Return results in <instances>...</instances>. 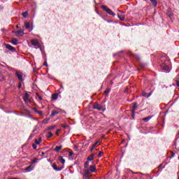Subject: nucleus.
Listing matches in <instances>:
<instances>
[{"label":"nucleus","mask_w":179,"mask_h":179,"mask_svg":"<svg viewBox=\"0 0 179 179\" xmlns=\"http://www.w3.org/2000/svg\"><path fill=\"white\" fill-rule=\"evenodd\" d=\"M52 168L55 170V171H61V170H62V167H60V168L57 167V164H53Z\"/></svg>","instance_id":"12"},{"label":"nucleus","mask_w":179,"mask_h":179,"mask_svg":"<svg viewBox=\"0 0 179 179\" xmlns=\"http://www.w3.org/2000/svg\"><path fill=\"white\" fill-rule=\"evenodd\" d=\"M13 33L15 34V36L17 37H22V36L24 35V30H19V31H13Z\"/></svg>","instance_id":"5"},{"label":"nucleus","mask_w":179,"mask_h":179,"mask_svg":"<svg viewBox=\"0 0 179 179\" xmlns=\"http://www.w3.org/2000/svg\"><path fill=\"white\" fill-rule=\"evenodd\" d=\"M29 138H33V136H30Z\"/></svg>","instance_id":"49"},{"label":"nucleus","mask_w":179,"mask_h":179,"mask_svg":"<svg viewBox=\"0 0 179 179\" xmlns=\"http://www.w3.org/2000/svg\"><path fill=\"white\" fill-rule=\"evenodd\" d=\"M178 134H179V133H178Z\"/></svg>","instance_id":"52"},{"label":"nucleus","mask_w":179,"mask_h":179,"mask_svg":"<svg viewBox=\"0 0 179 179\" xmlns=\"http://www.w3.org/2000/svg\"><path fill=\"white\" fill-rule=\"evenodd\" d=\"M83 176L85 179H90V177H92V173H96V166L95 165H91L90 166V169H84L83 170Z\"/></svg>","instance_id":"1"},{"label":"nucleus","mask_w":179,"mask_h":179,"mask_svg":"<svg viewBox=\"0 0 179 179\" xmlns=\"http://www.w3.org/2000/svg\"><path fill=\"white\" fill-rule=\"evenodd\" d=\"M6 48H7V50H10V51H15L16 49H15V48H13V46L9 45V44H6Z\"/></svg>","instance_id":"11"},{"label":"nucleus","mask_w":179,"mask_h":179,"mask_svg":"<svg viewBox=\"0 0 179 179\" xmlns=\"http://www.w3.org/2000/svg\"><path fill=\"white\" fill-rule=\"evenodd\" d=\"M176 86L179 87V81L176 82Z\"/></svg>","instance_id":"46"},{"label":"nucleus","mask_w":179,"mask_h":179,"mask_svg":"<svg viewBox=\"0 0 179 179\" xmlns=\"http://www.w3.org/2000/svg\"><path fill=\"white\" fill-rule=\"evenodd\" d=\"M131 117L132 118H135V112L134 110H131Z\"/></svg>","instance_id":"37"},{"label":"nucleus","mask_w":179,"mask_h":179,"mask_svg":"<svg viewBox=\"0 0 179 179\" xmlns=\"http://www.w3.org/2000/svg\"><path fill=\"white\" fill-rule=\"evenodd\" d=\"M161 68L163 71H166V72H169L170 71V67L167 66L165 63H162L161 64Z\"/></svg>","instance_id":"8"},{"label":"nucleus","mask_w":179,"mask_h":179,"mask_svg":"<svg viewBox=\"0 0 179 179\" xmlns=\"http://www.w3.org/2000/svg\"><path fill=\"white\" fill-rule=\"evenodd\" d=\"M110 92H111V90L110 88H108L105 90L104 94H108V93H110Z\"/></svg>","instance_id":"31"},{"label":"nucleus","mask_w":179,"mask_h":179,"mask_svg":"<svg viewBox=\"0 0 179 179\" xmlns=\"http://www.w3.org/2000/svg\"><path fill=\"white\" fill-rule=\"evenodd\" d=\"M62 128H68V125L66 124H62Z\"/></svg>","instance_id":"41"},{"label":"nucleus","mask_w":179,"mask_h":179,"mask_svg":"<svg viewBox=\"0 0 179 179\" xmlns=\"http://www.w3.org/2000/svg\"><path fill=\"white\" fill-rule=\"evenodd\" d=\"M93 159H94V155L92 154L91 155H90L87 158V160L88 162H92V160H93Z\"/></svg>","instance_id":"16"},{"label":"nucleus","mask_w":179,"mask_h":179,"mask_svg":"<svg viewBox=\"0 0 179 179\" xmlns=\"http://www.w3.org/2000/svg\"><path fill=\"white\" fill-rule=\"evenodd\" d=\"M59 132H61V129H58L57 131H56V135H59Z\"/></svg>","instance_id":"38"},{"label":"nucleus","mask_w":179,"mask_h":179,"mask_svg":"<svg viewBox=\"0 0 179 179\" xmlns=\"http://www.w3.org/2000/svg\"><path fill=\"white\" fill-rule=\"evenodd\" d=\"M15 76H17L18 80L20 82H23V73L19 71H15Z\"/></svg>","instance_id":"3"},{"label":"nucleus","mask_w":179,"mask_h":179,"mask_svg":"<svg viewBox=\"0 0 179 179\" xmlns=\"http://www.w3.org/2000/svg\"><path fill=\"white\" fill-rule=\"evenodd\" d=\"M31 170H33V169L31 168V166H29L25 169L26 171H31Z\"/></svg>","instance_id":"30"},{"label":"nucleus","mask_w":179,"mask_h":179,"mask_svg":"<svg viewBox=\"0 0 179 179\" xmlns=\"http://www.w3.org/2000/svg\"><path fill=\"white\" fill-rule=\"evenodd\" d=\"M166 14H167V16L170 17V19H173V17H174V14L173 13V11H171V8H170L167 9Z\"/></svg>","instance_id":"7"},{"label":"nucleus","mask_w":179,"mask_h":179,"mask_svg":"<svg viewBox=\"0 0 179 179\" xmlns=\"http://www.w3.org/2000/svg\"><path fill=\"white\" fill-rule=\"evenodd\" d=\"M10 179H17V178H10Z\"/></svg>","instance_id":"48"},{"label":"nucleus","mask_w":179,"mask_h":179,"mask_svg":"<svg viewBox=\"0 0 179 179\" xmlns=\"http://www.w3.org/2000/svg\"><path fill=\"white\" fill-rule=\"evenodd\" d=\"M58 99V94H53L52 95V100H57Z\"/></svg>","instance_id":"20"},{"label":"nucleus","mask_w":179,"mask_h":179,"mask_svg":"<svg viewBox=\"0 0 179 179\" xmlns=\"http://www.w3.org/2000/svg\"><path fill=\"white\" fill-rule=\"evenodd\" d=\"M101 8L105 12L108 13V15H110V16H115V13L113 12V10L108 8L106 6H101Z\"/></svg>","instance_id":"2"},{"label":"nucleus","mask_w":179,"mask_h":179,"mask_svg":"<svg viewBox=\"0 0 179 179\" xmlns=\"http://www.w3.org/2000/svg\"><path fill=\"white\" fill-rule=\"evenodd\" d=\"M117 16H118V17H119V19H120V20H122V21H124V20H125V16H124V15H117Z\"/></svg>","instance_id":"21"},{"label":"nucleus","mask_w":179,"mask_h":179,"mask_svg":"<svg viewBox=\"0 0 179 179\" xmlns=\"http://www.w3.org/2000/svg\"><path fill=\"white\" fill-rule=\"evenodd\" d=\"M94 145H95L96 146H97V145H99V141H96V143H94Z\"/></svg>","instance_id":"45"},{"label":"nucleus","mask_w":179,"mask_h":179,"mask_svg":"<svg viewBox=\"0 0 179 179\" xmlns=\"http://www.w3.org/2000/svg\"><path fill=\"white\" fill-rule=\"evenodd\" d=\"M69 157L73 156V152H69Z\"/></svg>","instance_id":"39"},{"label":"nucleus","mask_w":179,"mask_h":179,"mask_svg":"<svg viewBox=\"0 0 179 179\" xmlns=\"http://www.w3.org/2000/svg\"><path fill=\"white\" fill-rule=\"evenodd\" d=\"M17 39H16V38H13L12 40H11V43H12V44H13L14 45H17Z\"/></svg>","instance_id":"19"},{"label":"nucleus","mask_w":179,"mask_h":179,"mask_svg":"<svg viewBox=\"0 0 179 179\" xmlns=\"http://www.w3.org/2000/svg\"><path fill=\"white\" fill-rule=\"evenodd\" d=\"M61 149H62V145L56 146V148L54 150H55V152H57L58 153V152H59V150H61Z\"/></svg>","instance_id":"18"},{"label":"nucleus","mask_w":179,"mask_h":179,"mask_svg":"<svg viewBox=\"0 0 179 179\" xmlns=\"http://www.w3.org/2000/svg\"><path fill=\"white\" fill-rule=\"evenodd\" d=\"M93 108L94 110H98V111H101V110H103L104 111V108H103V106L99 104V103H95L94 106H93Z\"/></svg>","instance_id":"4"},{"label":"nucleus","mask_w":179,"mask_h":179,"mask_svg":"<svg viewBox=\"0 0 179 179\" xmlns=\"http://www.w3.org/2000/svg\"><path fill=\"white\" fill-rule=\"evenodd\" d=\"M152 94H153V91H151L149 94H148L145 92H143L142 96L143 97H147L148 98V97H150V96H152Z\"/></svg>","instance_id":"10"},{"label":"nucleus","mask_w":179,"mask_h":179,"mask_svg":"<svg viewBox=\"0 0 179 179\" xmlns=\"http://www.w3.org/2000/svg\"><path fill=\"white\" fill-rule=\"evenodd\" d=\"M31 44L32 45H34L35 47H38V45H39L38 41H37L36 39L31 40Z\"/></svg>","instance_id":"9"},{"label":"nucleus","mask_w":179,"mask_h":179,"mask_svg":"<svg viewBox=\"0 0 179 179\" xmlns=\"http://www.w3.org/2000/svg\"><path fill=\"white\" fill-rule=\"evenodd\" d=\"M129 56H130V57H136V56L134 55V54H132V53H131V52L129 53Z\"/></svg>","instance_id":"44"},{"label":"nucleus","mask_w":179,"mask_h":179,"mask_svg":"<svg viewBox=\"0 0 179 179\" xmlns=\"http://www.w3.org/2000/svg\"><path fill=\"white\" fill-rule=\"evenodd\" d=\"M55 125H52V126H50L47 128V131H52V129H54V128H55Z\"/></svg>","instance_id":"23"},{"label":"nucleus","mask_w":179,"mask_h":179,"mask_svg":"<svg viewBox=\"0 0 179 179\" xmlns=\"http://www.w3.org/2000/svg\"><path fill=\"white\" fill-rule=\"evenodd\" d=\"M48 121H50V118H46L42 121V124H48Z\"/></svg>","instance_id":"28"},{"label":"nucleus","mask_w":179,"mask_h":179,"mask_svg":"<svg viewBox=\"0 0 179 179\" xmlns=\"http://www.w3.org/2000/svg\"><path fill=\"white\" fill-rule=\"evenodd\" d=\"M33 110H34V111H35V113H37V111H38V110H37V108H36V107H34V108H33Z\"/></svg>","instance_id":"40"},{"label":"nucleus","mask_w":179,"mask_h":179,"mask_svg":"<svg viewBox=\"0 0 179 179\" xmlns=\"http://www.w3.org/2000/svg\"><path fill=\"white\" fill-rule=\"evenodd\" d=\"M137 108H138V103H134L131 111H133V112L136 111Z\"/></svg>","instance_id":"14"},{"label":"nucleus","mask_w":179,"mask_h":179,"mask_svg":"<svg viewBox=\"0 0 179 179\" xmlns=\"http://www.w3.org/2000/svg\"><path fill=\"white\" fill-rule=\"evenodd\" d=\"M36 113L38 114L39 115H43V111L41 110H38Z\"/></svg>","instance_id":"34"},{"label":"nucleus","mask_w":179,"mask_h":179,"mask_svg":"<svg viewBox=\"0 0 179 179\" xmlns=\"http://www.w3.org/2000/svg\"><path fill=\"white\" fill-rule=\"evenodd\" d=\"M151 118H152V116H148L143 118V121H145V122H148V121H149V120H150Z\"/></svg>","instance_id":"22"},{"label":"nucleus","mask_w":179,"mask_h":179,"mask_svg":"<svg viewBox=\"0 0 179 179\" xmlns=\"http://www.w3.org/2000/svg\"><path fill=\"white\" fill-rule=\"evenodd\" d=\"M52 136H54V134H52V132L51 131L48 132L46 135V138H52Z\"/></svg>","instance_id":"17"},{"label":"nucleus","mask_w":179,"mask_h":179,"mask_svg":"<svg viewBox=\"0 0 179 179\" xmlns=\"http://www.w3.org/2000/svg\"><path fill=\"white\" fill-rule=\"evenodd\" d=\"M27 15V13L26 12L22 13V16H24V17H26Z\"/></svg>","instance_id":"42"},{"label":"nucleus","mask_w":179,"mask_h":179,"mask_svg":"<svg viewBox=\"0 0 179 179\" xmlns=\"http://www.w3.org/2000/svg\"><path fill=\"white\" fill-rule=\"evenodd\" d=\"M44 66H48V64L47 63V62H45V63L43 64Z\"/></svg>","instance_id":"43"},{"label":"nucleus","mask_w":179,"mask_h":179,"mask_svg":"<svg viewBox=\"0 0 179 179\" xmlns=\"http://www.w3.org/2000/svg\"><path fill=\"white\" fill-rule=\"evenodd\" d=\"M29 97H30V95L27 93H25L23 96V100L25 103H30V101H31V100L29 99Z\"/></svg>","instance_id":"6"},{"label":"nucleus","mask_w":179,"mask_h":179,"mask_svg":"<svg viewBox=\"0 0 179 179\" xmlns=\"http://www.w3.org/2000/svg\"><path fill=\"white\" fill-rule=\"evenodd\" d=\"M36 99L41 101V100H43V96H40V94H38V93H36Z\"/></svg>","instance_id":"24"},{"label":"nucleus","mask_w":179,"mask_h":179,"mask_svg":"<svg viewBox=\"0 0 179 179\" xmlns=\"http://www.w3.org/2000/svg\"><path fill=\"white\" fill-rule=\"evenodd\" d=\"M38 160V159L37 158H34L31 162V164H34V163H37V161Z\"/></svg>","instance_id":"32"},{"label":"nucleus","mask_w":179,"mask_h":179,"mask_svg":"<svg viewBox=\"0 0 179 179\" xmlns=\"http://www.w3.org/2000/svg\"><path fill=\"white\" fill-rule=\"evenodd\" d=\"M150 2L154 8H156V6H157V0H150Z\"/></svg>","instance_id":"15"},{"label":"nucleus","mask_w":179,"mask_h":179,"mask_svg":"<svg viewBox=\"0 0 179 179\" xmlns=\"http://www.w3.org/2000/svg\"><path fill=\"white\" fill-rule=\"evenodd\" d=\"M110 85H113V81H110Z\"/></svg>","instance_id":"47"},{"label":"nucleus","mask_w":179,"mask_h":179,"mask_svg":"<svg viewBox=\"0 0 179 179\" xmlns=\"http://www.w3.org/2000/svg\"><path fill=\"white\" fill-rule=\"evenodd\" d=\"M89 161H86L84 164V169H88L87 167H89Z\"/></svg>","instance_id":"26"},{"label":"nucleus","mask_w":179,"mask_h":179,"mask_svg":"<svg viewBox=\"0 0 179 179\" xmlns=\"http://www.w3.org/2000/svg\"><path fill=\"white\" fill-rule=\"evenodd\" d=\"M41 143V138H40L39 140L35 139L36 145H40Z\"/></svg>","instance_id":"27"},{"label":"nucleus","mask_w":179,"mask_h":179,"mask_svg":"<svg viewBox=\"0 0 179 179\" xmlns=\"http://www.w3.org/2000/svg\"><path fill=\"white\" fill-rule=\"evenodd\" d=\"M17 28H19V26H17Z\"/></svg>","instance_id":"50"},{"label":"nucleus","mask_w":179,"mask_h":179,"mask_svg":"<svg viewBox=\"0 0 179 179\" xmlns=\"http://www.w3.org/2000/svg\"><path fill=\"white\" fill-rule=\"evenodd\" d=\"M32 148L34 149V150H36V149H37V144H33Z\"/></svg>","instance_id":"36"},{"label":"nucleus","mask_w":179,"mask_h":179,"mask_svg":"<svg viewBox=\"0 0 179 179\" xmlns=\"http://www.w3.org/2000/svg\"><path fill=\"white\" fill-rule=\"evenodd\" d=\"M96 145L94 144L92 145V146L90 148V152H93L94 149H96Z\"/></svg>","instance_id":"33"},{"label":"nucleus","mask_w":179,"mask_h":179,"mask_svg":"<svg viewBox=\"0 0 179 179\" xmlns=\"http://www.w3.org/2000/svg\"><path fill=\"white\" fill-rule=\"evenodd\" d=\"M19 87H20V85H19Z\"/></svg>","instance_id":"51"},{"label":"nucleus","mask_w":179,"mask_h":179,"mask_svg":"<svg viewBox=\"0 0 179 179\" xmlns=\"http://www.w3.org/2000/svg\"><path fill=\"white\" fill-rule=\"evenodd\" d=\"M59 160L60 162V163H62V164H65V160L64 159V158L62 157H59Z\"/></svg>","instance_id":"25"},{"label":"nucleus","mask_w":179,"mask_h":179,"mask_svg":"<svg viewBox=\"0 0 179 179\" xmlns=\"http://www.w3.org/2000/svg\"><path fill=\"white\" fill-rule=\"evenodd\" d=\"M57 114H59V112L57 110H52V113L50 114V117L52 118H54V117H55V115H57Z\"/></svg>","instance_id":"13"},{"label":"nucleus","mask_w":179,"mask_h":179,"mask_svg":"<svg viewBox=\"0 0 179 179\" xmlns=\"http://www.w3.org/2000/svg\"><path fill=\"white\" fill-rule=\"evenodd\" d=\"M103 151H100L98 154V157H101L102 155H103Z\"/></svg>","instance_id":"35"},{"label":"nucleus","mask_w":179,"mask_h":179,"mask_svg":"<svg viewBox=\"0 0 179 179\" xmlns=\"http://www.w3.org/2000/svg\"><path fill=\"white\" fill-rule=\"evenodd\" d=\"M25 29H30V22H25Z\"/></svg>","instance_id":"29"}]
</instances>
